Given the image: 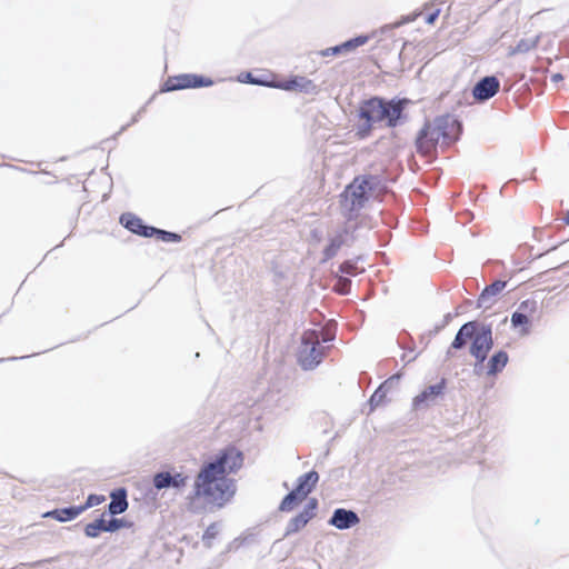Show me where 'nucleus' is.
Returning <instances> with one entry per match:
<instances>
[{"instance_id": "obj_1", "label": "nucleus", "mask_w": 569, "mask_h": 569, "mask_svg": "<svg viewBox=\"0 0 569 569\" xmlns=\"http://www.w3.org/2000/svg\"><path fill=\"white\" fill-rule=\"evenodd\" d=\"M244 463L243 452L236 446L221 449L211 461L204 462L196 476L193 491L187 497V508L199 512L206 507L222 508L237 492V482L230 475Z\"/></svg>"}, {"instance_id": "obj_2", "label": "nucleus", "mask_w": 569, "mask_h": 569, "mask_svg": "<svg viewBox=\"0 0 569 569\" xmlns=\"http://www.w3.org/2000/svg\"><path fill=\"white\" fill-rule=\"evenodd\" d=\"M460 133V123L451 116L437 117L427 121L416 140L417 152L421 156H432L437 147H449Z\"/></svg>"}, {"instance_id": "obj_3", "label": "nucleus", "mask_w": 569, "mask_h": 569, "mask_svg": "<svg viewBox=\"0 0 569 569\" xmlns=\"http://www.w3.org/2000/svg\"><path fill=\"white\" fill-rule=\"evenodd\" d=\"M401 101L386 102L380 98H371L359 108V118L363 123L357 130V137L365 139L370 136L373 124L385 121L388 127H396L402 114Z\"/></svg>"}, {"instance_id": "obj_4", "label": "nucleus", "mask_w": 569, "mask_h": 569, "mask_svg": "<svg viewBox=\"0 0 569 569\" xmlns=\"http://www.w3.org/2000/svg\"><path fill=\"white\" fill-rule=\"evenodd\" d=\"M375 182L373 176L356 177L340 194L341 207L350 214L357 213L368 202Z\"/></svg>"}, {"instance_id": "obj_5", "label": "nucleus", "mask_w": 569, "mask_h": 569, "mask_svg": "<svg viewBox=\"0 0 569 569\" xmlns=\"http://www.w3.org/2000/svg\"><path fill=\"white\" fill-rule=\"evenodd\" d=\"M325 356L326 347L321 346L318 331H305L297 353V359L301 368L303 370L315 369L322 361Z\"/></svg>"}, {"instance_id": "obj_6", "label": "nucleus", "mask_w": 569, "mask_h": 569, "mask_svg": "<svg viewBox=\"0 0 569 569\" xmlns=\"http://www.w3.org/2000/svg\"><path fill=\"white\" fill-rule=\"evenodd\" d=\"M318 481L319 475L315 470L300 476L298 478L297 487L290 491L280 502L279 510L283 512L293 510L315 489Z\"/></svg>"}, {"instance_id": "obj_7", "label": "nucleus", "mask_w": 569, "mask_h": 569, "mask_svg": "<svg viewBox=\"0 0 569 569\" xmlns=\"http://www.w3.org/2000/svg\"><path fill=\"white\" fill-rule=\"evenodd\" d=\"M539 311L538 302L535 299H527L520 302L517 310L511 315V326L519 329L521 336L529 335L532 321Z\"/></svg>"}, {"instance_id": "obj_8", "label": "nucleus", "mask_w": 569, "mask_h": 569, "mask_svg": "<svg viewBox=\"0 0 569 569\" xmlns=\"http://www.w3.org/2000/svg\"><path fill=\"white\" fill-rule=\"evenodd\" d=\"M213 83L210 78L198 74H178L168 77L163 83L162 91H174L189 88L209 87Z\"/></svg>"}, {"instance_id": "obj_9", "label": "nucleus", "mask_w": 569, "mask_h": 569, "mask_svg": "<svg viewBox=\"0 0 569 569\" xmlns=\"http://www.w3.org/2000/svg\"><path fill=\"white\" fill-rule=\"evenodd\" d=\"M471 339L470 353L478 362H483L493 345L491 329L488 327L477 329Z\"/></svg>"}, {"instance_id": "obj_10", "label": "nucleus", "mask_w": 569, "mask_h": 569, "mask_svg": "<svg viewBox=\"0 0 569 569\" xmlns=\"http://www.w3.org/2000/svg\"><path fill=\"white\" fill-rule=\"evenodd\" d=\"M271 87L286 91H299L305 93H312L317 91V86L315 82L302 76H293L290 79L283 81H273Z\"/></svg>"}, {"instance_id": "obj_11", "label": "nucleus", "mask_w": 569, "mask_h": 569, "mask_svg": "<svg viewBox=\"0 0 569 569\" xmlns=\"http://www.w3.org/2000/svg\"><path fill=\"white\" fill-rule=\"evenodd\" d=\"M318 507V501L316 498H311L303 510L293 517L287 527V533H295L301 530L306 525L316 517V509Z\"/></svg>"}, {"instance_id": "obj_12", "label": "nucleus", "mask_w": 569, "mask_h": 569, "mask_svg": "<svg viewBox=\"0 0 569 569\" xmlns=\"http://www.w3.org/2000/svg\"><path fill=\"white\" fill-rule=\"evenodd\" d=\"M500 88L499 80L493 76L482 78L472 90L476 100L485 101L492 98Z\"/></svg>"}, {"instance_id": "obj_13", "label": "nucleus", "mask_w": 569, "mask_h": 569, "mask_svg": "<svg viewBox=\"0 0 569 569\" xmlns=\"http://www.w3.org/2000/svg\"><path fill=\"white\" fill-rule=\"evenodd\" d=\"M445 386L446 381L442 379L439 383L426 388L422 392L413 398V408L420 409L421 407L429 405L443 392Z\"/></svg>"}, {"instance_id": "obj_14", "label": "nucleus", "mask_w": 569, "mask_h": 569, "mask_svg": "<svg viewBox=\"0 0 569 569\" xmlns=\"http://www.w3.org/2000/svg\"><path fill=\"white\" fill-rule=\"evenodd\" d=\"M121 223L130 230L131 232L146 237L151 238L152 237V227L144 226L143 221L131 213L122 214L120 218Z\"/></svg>"}, {"instance_id": "obj_15", "label": "nucleus", "mask_w": 569, "mask_h": 569, "mask_svg": "<svg viewBox=\"0 0 569 569\" xmlns=\"http://www.w3.org/2000/svg\"><path fill=\"white\" fill-rule=\"evenodd\" d=\"M330 523L338 529H348L359 523V517L351 510L340 508L335 510Z\"/></svg>"}, {"instance_id": "obj_16", "label": "nucleus", "mask_w": 569, "mask_h": 569, "mask_svg": "<svg viewBox=\"0 0 569 569\" xmlns=\"http://www.w3.org/2000/svg\"><path fill=\"white\" fill-rule=\"evenodd\" d=\"M478 326L473 321L465 323L457 332L449 350L447 351V355L450 356L452 349L463 348L467 345L468 340L472 338Z\"/></svg>"}, {"instance_id": "obj_17", "label": "nucleus", "mask_w": 569, "mask_h": 569, "mask_svg": "<svg viewBox=\"0 0 569 569\" xmlns=\"http://www.w3.org/2000/svg\"><path fill=\"white\" fill-rule=\"evenodd\" d=\"M109 512L111 515H120L128 508L127 491L124 488L116 489L110 495Z\"/></svg>"}, {"instance_id": "obj_18", "label": "nucleus", "mask_w": 569, "mask_h": 569, "mask_svg": "<svg viewBox=\"0 0 569 569\" xmlns=\"http://www.w3.org/2000/svg\"><path fill=\"white\" fill-rule=\"evenodd\" d=\"M83 512V508L78 507H69L62 509H56L52 511H48L43 515L44 518H52L60 522L70 521L77 518L79 515Z\"/></svg>"}, {"instance_id": "obj_19", "label": "nucleus", "mask_w": 569, "mask_h": 569, "mask_svg": "<svg viewBox=\"0 0 569 569\" xmlns=\"http://www.w3.org/2000/svg\"><path fill=\"white\" fill-rule=\"evenodd\" d=\"M507 286L506 281L497 280L491 284L487 286L479 297V306H483L491 297L499 295Z\"/></svg>"}, {"instance_id": "obj_20", "label": "nucleus", "mask_w": 569, "mask_h": 569, "mask_svg": "<svg viewBox=\"0 0 569 569\" xmlns=\"http://www.w3.org/2000/svg\"><path fill=\"white\" fill-rule=\"evenodd\" d=\"M508 362V355L505 351L496 352L488 361V375H497Z\"/></svg>"}, {"instance_id": "obj_21", "label": "nucleus", "mask_w": 569, "mask_h": 569, "mask_svg": "<svg viewBox=\"0 0 569 569\" xmlns=\"http://www.w3.org/2000/svg\"><path fill=\"white\" fill-rule=\"evenodd\" d=\"M102 531H107V521L103 517L88 523L84 527V533L89 538H97Z\"/></svg>"}, {"instance_id": "obj_22", "label": "nucleus", "mask_w": 569, "mask_h": 569, "mask_svg": "<svg viewBox=\"0 0 569 569\" xmlns=\"http://www.w3.org/2000/svg\"><path fill=\"white\" fill-rule=\"evenodd\" d=\"M345 240H343V236L342 234H339L335 238H332L329 242V244L323 250V261H327V260H330L331 258H333L337 252L339 251V249L341 248V246L343 244Z\"/></svg>"}, {"instance_id": "obj_23", "label": "nucleus", "mask_w": 569, "mask_h": 569, "mask_svg": "<svg viewBox=\"0 0 569 569\" xmlns=\"http://www.w3.org/2000/svg\"><path fill=\"white\" fill-rule=\"evenodd\" d=\"M152 237H156L158 240L163 242H179L181 241V236L174 232H169L166 230H160L152 227Z\"/></svg>"}, {"instance_id": "obj_24", "label": "nucleus", "mask_w": 569, "mask_h": 569, "mask_svg": "<svg viewBox=\"0 0 569 569\" xmlns=\"http://www.w3.org/2000/svg\"><path fill=\"white\" fill-rule=\"evenodd\" d=\"M537 46L536 40L522 39L515 47L510 49V54L526 53L529 52Z\"/></svg>"}, {"instance_id": "obj_25", "label": "nucleus", "mask_w": 569, "mask_h": 569, "mask_svg": "<svg viewBox=\"0 0 569 569\" xmlns=\"http://www.w3.org/2000/svg\"><path fill=\"white\" fill-rule=\"evenodd\" d=\"M368 41H369L368 36H358L353 39H350V40L341 43V48H342L343 52H349V51L357 49L360 46L366 44Z\"/></svg>"}, {"instance_id": "obj_26", "label": "nucleus", "mask_w": 569, "mask_h": 569, "mask_svg": "<svg viewBox=\"0 0 569 569\" xmlns=\"http://www.w3.org/2000/svg\"><path fill=\"white\" fill-rule=\"evenodd\" d=\"M170 481L171 473L169 472H159L153 477V486L159 490L170 487Z\"/></svg>"}, {"instance_id": "obj_27", "label": "nucleus", "mask_w": 569, "mask_h": 569, "mask_svg": "<svg viewBox=\"0 0 569 569\" xmlns=\"http://www.w3.org/2000/svg\"><path fill=\"white\" fill-rule=\"evenodd\" d=\"M104 501H106V497L102 495H90L87 498L86 503L80 506V508H83V511H86L87 509L92 508L98 505H101Z\"/></svg>"}, {"instance_id": "obj_28", "label": "nucleus", "mask_w": 569, "mask_h": 569, "mask_svg": "<svg viewBox=\"0 0 569 569\" xmlns=\"http://www.w3.org/2000/svg\"><path fill=\"white\" fill-rule=\"evenodd\" d=\"M129 526H130V523H128L123 519L112 518L111 520L107 521V531L113 532L123 527H129Z\"/></svg>"}, {"instance_id": "obj_29", "label": "nucleus", "mask_w": 569, "mask_h": 569, "mask_svg": "<svg viewBox=\"0 0 569 569\" xmlns=\"http://www.w3.org/2000/svg\"><path fill=\"white\" fill-rule=\"evenodd\" d=\"M339 270L341 273H346V274H350V276H356L358 273V268H357L356 263H353L351 261H345L343 263H341Z\"/></svg>"}, {"instance_id": "obj_30", "label": "nucleus", "mask_w": 569, "mask_h": 569, "mask_svg": "<svg viewBox=\"0 0 569 569\" xmlns=\"http://www.w3.org/2000/svg\"><path fill=\"white\" fill-rule=\"evenodd\" d=\"M187 480H188V477L187 476H183L182 473H176V475H171V481H170V486L174 487V488H182L187 485Z\"/></svg>"}, {"instance_id": "obj_31", "label": "nucleus", "mask_w": 569, "mask_h": 569, "mask_svg": "<svg viewBox=\"0 0 569 569\" xmlns=\"http://www.w3.org/2000/svg\"><path fill=\"white\" fill-rule=\"evenodd\" d=\"M247 82L252 83V84H261V86L271 87V83L273 81H266V80L256 79V78H253L251 76V73H247Z\"/></svg>"}, {"instance_id": "obj_32", "label": "nucleus", "mask_w": 569, "mask_h": 569, "mask_svg": "<svg viewBox=\"0 0 569 569\" xmlns=\"http://www.w3.org/2000/svg\"><path fill=\"white\" fill-rule=\"evenodd\" d=\"M438 16H439V10L433 11L432 13H430V14H428L426 17V22L429 23V24L435 23V21L437 20Z\"/></svg>"}, {"instance_id": "obj_33", "label": "nucleus", "mask_w": 569, "mask_h": 569, "mask_svg": "<svg viewBox=\"0 0 569 569\" xmlns=\"http://www.w3.org/2000/svg\"><path fill=\"white\" fill-rule=\"evenodd\" d=\"M329 50L331 51V54L343 53L341 44L336 46V47H331V48H329Z\"/></svg>"}, {"instance_id": "obj_34", "label": "nucleus", "mask_w": 569, "mask_h": 569, "mask_svg": "<svg viewBox=\"0 0 569 569\" xmlns=\"http://www.w3.org/2000/svg\"><path fill=\"white\" fill-rule=\"evenodd\" d=\"M511 569H530V568L526 563H518L515 567H512Z\"/></svg>"}, {"instance_id": "obj_35", "label": "nucleus", "mask_w": 569, "mask_h": 569, "mask_svg": "<svg viewBox=\"0 0 569 569\" xmlns=\"http://www.w3.org/2000/svg\"><path fill=\"white\" fill-rule=\"evenodd\" d=\"M562 80V76L560 73H556L552 76V81L558 82Z\"/></svg>"}, {"instance_id": "obj_36", "label": "nucleus", "mask_w": 569, "mask_h": 569, "mask_svg": "<svg viewBox=\"0 0 569 569\" xmlns=\"http://www.w3.org/2000/svg\"><path fill=\"white\" fill-rule=\"evenodd\" d=\"M212 528H213V526H211L210 528H208V530L204 532V536H203L204 538H207V537H213V535H214V533H213L212 531H210Z\"/></svg>"}, {"instance_id": "obj_37", "label": "nucleus", "mask_w": 569, "mask_h": 569, "mask_svg": "<svg viewBox=\"0 0 569 569\" xmlns=\"http://www.w3.org/2000/svg\"><path fill=\"white\" fill-rule=\"evenodd\" d=\"M562 220L565 224L569 226V211L565 214Z\"/></svg>"}, {"instance_id": "obj_38", "label": "nucleus", "mask_w": 569, "mask_h": 569, "mask_svg": "<svg viewBox=\"0 0 569 569\" xmlns=\"http://www.w3.org/2000/svg\"><path fill=\"white\" fill-rule=\"evenodd\" d=\"M321 54H322L323 57L332 56V54H331V51L329 50V48H327L326 50H323V51L321 52Z\"/></svg>"}, {"instance_id": "obj_39", "label": "nucleus", "mask_w": 569, "mask_h": 569, "mask_svg": "<svg viewBox=\"0 0 569 569\" xmlns=\"http://www.w3.org/2000/svg\"><path fill=\"white\" fill-rule=\"evenodd\" d=\"M486 307L488 306H491V302H489V300L487 301V303L485 305Z\"/></svg>"}]
</instances>
